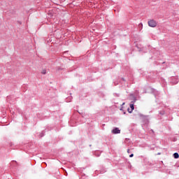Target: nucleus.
<instances>
[{
	"mask_svg": "<svg viewBox=\"0 0 179 179\" xmlns=\"http://www.w3.org/2000/svg\"><path fill=\"white\" fill-rule=\"evenodd\" d=\"M127 153H129V150H127Z\"/></svg>",
	"mask_w": 179,
	"mask_h": 179,
	"instance_id": "8",
	"label": "nucleus"
},
{
	"mask_svg": "<svg viewBox=\"0 0 179 179\" xmlns=\"http://www.w3.org/2000/svg\"><path fill=\"white\" fill-rule=\"evenodd\" d=\"M129 157H134V154L130 155Z\"/></svg>",
	"mask_w": 179,
	"mask_h": 179,
	"instance_id": "7",
	"label": "nucleus"
},
{
	"mask_svg": "<svg viewBox=\"0 0 179 179\" xmlns=\"http://www.w3.org/2000/svg\"><path fill=\"white\" fill-rule=\"evenodd\" d=\"M139 26H140V27H141V28L143 27V24L142 23H140V24H139Z\"/></svg>",
	"mask_w": 179,
	"mask_h": 179,
	"instance_id": "6",
	"label": "nucleus"
},
{
	"mask_svg": "<svg viewBox=\"0 0 179 179\" xmlns=\"http://www.w3.org/2000/svg\"><path fill=\"white\" fill-rule=\"evenodd\" d=\"M125 104V103H123V105Z\"/></svg>",
	"mask_w": 179,
	"mask_h": 179,
	"instance_id": "9",
	"label": "nucleus"
},
{
	"mask_svg": "<svg viewBox=\"0 0 179 179\" xmlns=\"http://www.w3.org/2000/svg\"><path fill=\"white\" fill-rule=\"evenodd\" d=\"M130 108H131V111L129 110V109H128L129 113H132V111H134L135 107L134 106V103H131L130 104Z\"/></svg>",
	"mask_w": 179,
	"mask_h": 179,
	"instance_id": "3",
	"label": "nucleus"
},
{
	"mask_svg": "<svg viewBox=\"0 0 179 179\" xmlns=\"http://www.w3.org/2000/svg\"><path fill=\"white\" fill-rule=\"evenodd\" d=\"M173 157H174V159H178V157H179L178 153L175 152V153L173 154Z\"/></svg>",
	"mask_w": 179,
	"mask_h": 179,
	"instance_id": "4",
	"label": "nucleus"
},
{
	"mask_svg": "<svg viewBox=\"0 0 179 179\" xmlns=\"http://www.w3.org/2000/svg\"><path fill=\"white\" fill-rule=\"evenodd\" d=\"M148 24L150 27H156L157 26V22L155 20H150L148 22Z\"/></svg>",
	"mask_w": 179,
	"mask_h": 179,
	"instance_id": "1",
	"label": "nucleus"
},
{
	"mask_svg": "<svg viewBox=\"0 0 179 179\" xmlns=\"http://www.w3.org/2000/svg\"><path fill=\"white\" fill-rule=\"evenodd\" d=\"M112 133L113 134H121V130H120L118 128H115L112 130Z\"/></svg>",
	"mask_w": 179,
	"mask_h": 179,
	"instance_id": "2",
	"label": "nucleus"
},
{
	"mask_svg": "<svg viewBox=\"0 0 179 179\" xmlns=\"http://www.w3.org/2000/svg\"><path fill=\"white\" fill-rule=\"evenodd\" d=\"M41 73H43V75H45V73H47V70L46 69L42 70Z\"/></svg>",
	"mask_w": 179,
	"mask_h": 179,
	"instance_id": "5",
	"label": "nucleus"
}]
</instances>
